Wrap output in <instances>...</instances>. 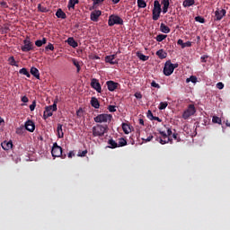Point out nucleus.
Listing matches in <instances>:
<instances>
[{
	"label": "nucleus",
	"mask_w": 230,
	"mask_h": 230,
	"mask_svg": "<svg viewBox=\"0 0 230 230\" xmlns=\"http://www.w3.org/2000/svg\"><path fill=\"white\" fill-rule=\"evenodd\" d=\"M184 48H191V41H187L183 43V49Z\"/></svg>",
	"instance_id": "nucleus-54"
},
{
	"label": "nucleus",
	"mask_w": 230,
	"mask_h": 230,
	"mask_svg": "<svg viewBox=\"0 0 230 230\" xmlns=\"http://www.w3.org/2000/svg\"><path fill=\"white\" fill-rule=\"evenodd\" d=\"M95 123H108V121H112V115L111 114H99L93 118Z\"/></svg>",
	"instance_id": "nucleus-3"
},
{
	"label": "nucleus",
	"mask_w": 230,
	"mask_h": 230,
	"mask_svg": "<svg viewBox=\"0 0 230 230\" xmlns=\"http://www.w3.org/2000/svg\"><path fill=\"white\" fill-rule=\"evenodd\" d=\"M46 42H48V40L46 38H43L42 40H36L35 46H37V48H42V45L46 44Z\"/></svg>",
	"instance_id": "nucleus-28"
},
{
	"label": "nucleus",
	"mask_w": 230,
	"mask_h": 230,
	"mask_svg": "<svg viewBox=\"0 0 230 230\" xmlns=\"http://www.w3.org/2000/svg\"><path fill=\"white\" fill-rule=\"evenodd\" d=\"M79 157H85L87 155V150L82 151L81 153L79 152Z\"/></svg>",
	"instance_id": "nucleus-52"
},
{
	"label": "nucleus",
	"mask_w": 230,
	"mask_h": 230,
	"mask_svg": "<svg viewBox=\"0 0 230 230\" xmlns=\"http://www.w3.org/2000/svg\"><path fill=\"white\" fill-rule=\"evenodd\" d=\"M57 111V102H54V103L50 106H47L45 108V111L43 112V118L44 119H48V118H51L53 116V112Z\"/></svg>",
	"instance_id": "nucleus-6"
},
{
	"label": "nucleus",
	"mask_w": 230,
	"mask_h": 230,
	"mask_svg": "<svg viewBox=\"0 0 230 230\" xmlns=\"http://www.w3.org/2000/svg\"><path fill=\"white\" fill-rule=\"evenodd\" d=\"M72 62L74 66H76L77 73H80V69H81L80 63L76 59H73Z\"/></svg>",
	"instance_id": "nucleus-44"
},
{
	"label": "nucleus",
	"mask_w": 230,
	"mask_h": 230,
	"mask_svg": "<svg viewBox=\"0 0 230 230\" xmlns=\"http://www.w3.org/2000/svg\"><path fill=\"white\" fill-rule=\"evenodd\" d=\"M118 146H127V139L120 137L119 139V143H117Z\"/></svg>",
	"instance_id": "nucleus-35"
},
{
	"label": "nucleus",
	"mask_w": 230,
	"mask_h": 230,
	"mask_svg": "<svg viewBox=\"0 0 230 230\" xmlns=\"http://www.w3.org/2000/svg\"><path fill=\"white\" fill-rule=\"evenodd\" d=\"M156 55L158 58H161V60L168 57V53H166L164 49H159L158 51H156Z\"/></svg>",
	"instance_id": "nucleus-24"
},
{
	"label": "nucleus",
	"mask_w": 230,
	"mask_h": 230,
	"mask_svg": "<svg viewBox=\"0 0 230 230\" xmlns=\"http://www.w3.org/2000/svg\"><path fill=\"white\" fill-rule=\"evenodd\" d=\"M8 62H9L10 66H14L15 67H19V65H17V61H15V58H13V56H11L8 58Z\"/></svg>",
	"instance_id": "nucleus-31"
},
{
	"label": "nucleus",
	"mask_w": 230,
	"mask_h": 230,
	"mask_svg": "<svg viewBox=\"0 0 230 230\" xmlns=\"http://www.w3.org/2000/svg\"><path fill=\"white\" fill-rule=\"evenodd\" d=\"M168 107V102H161L158 109L159 111H164V109H166Z\"/></svg>",
	"instance_id": "nucleus-34"
},
{
	"label": "nucleus",
	"mask_w": 230,
	"mask_h": 230,
	"mask_svg": "<svg viewBox=\"0 0 230 230\" xmlns=\"http://www.w3.org/2000/svg\"><path fill=\"white\" fill-rule=\"evenodd\" d=\"M212 123H217L218 125H222V119H220V117L214 116L212 118Z\"/></svg>",
	"instance_id": "nucleus-38"
},
{
	"label": "nucleus",
	"mask_w": 230,
	"mask_h": 230,
	"mask_svg": "<svg viewBox=\"0 0 230 230\" xmlns=\"http://www.w3.org/2000/svg\"><path fill=\"white\" fill-rule=\"evenodd\" d=\"M160 31H162V33H170V31H171L170 27H168L164 23H161Z\"/></svg>",
	"instance_id": "nucleus-26"
},
{
	"label": "nucleus",
	"mask_w": 230,
	"mask_h": 230,
	"mask_svg": "<svg viewBox=\"0 0 230 230\" xmlns=\"http://www.w3.org/2000/svg\"><path fill=\"white\" fill-rule=\"evenodd\" d=\"M56 17H58V19H67V15L64 11H62V9H58L56 12Z\"/></svg>",
	"instance_id": "nucleus-21"
},
{
	"label": "nucleus",
	"mask_w": 230,
	"mask_h": 230,
	"mask_svg": "<svg viewBox=\"0 0 230 230\" xmlns=\"http://www.w3.org/2000/svg\"><path fill=\"white\" fill-rule=\"evenodd\" d=\"M114 24L123 25V19L115 14L110 15L108 20V26H114Z\"/></svg>",
	"instance_id": "nucleus-8"
},
{
	"label": "nucleus",
	"mask_w": 230,
	"mask_h": 230,
	"mask_svg": "<svg viewBox=\"0 0 230 230\" xmlns=\"http://www.w3.org/2000/svg\"><path fill=\"white\" fill-rule=\"evenodd\" d=\"M106 85L108 87V91L111 93H113V91H116V89L119 87V84L114 81H107Z\"/></svg>",
	"instance_id": "nucleus-13"
},
{
	"label": "nucleus",
	"mask_w": 230,
	"mask_h": 230,
	"mask_svg": "<svg viewBox=\"0 0 230 230\" xmlns=\"http://www.w3.org/2000/svg\"><path fill=\"white\" fill-rule=\"evenodd\" d=\"M163 4V13H166L168 12V8H170V0H162Z\"/></svg>",
	"instance_id": "nucleus-19"
},
{
	"label": "nucleus",
	"mask_w": 230,
	"mask_h": 230,
	"mask_svg": "<svg viewBox=\"0 0 230 230\" xmlns=\"http://www.w3.org/2000/svg\"><path fill=\"white\" fill-rule=\"evenodd\" d=\"M200 58H201V62L206 63L208 62V56H202Z\"/></svg>",
	"instance_id": "nucleus-57"
},
{
	"label": "nucleus",
	"mask_w": 230,
	"mask_h": 230,
	"mask_svg": "<svg viewBox=\"0 0 230 230\" xmlns=\"http://www.w3.org/2000/svg\"><path fill=\"white\" fill-rule=\"evenodd\" d=\"M138 8H146V2L145 0H137Z\"/></svg>",
	"instance_id": "nucleus-37"
},
{
	"label": "nucleus",
	"mask_w": 230,
	"mask_h": 230,
	"mask_svg": "<svg viewBox=\"0 0 230 230\" xmlns=\"http://www.w3.org/2000/svg\"><path fill=\"white\" fill-rule=\"evenodd\" d=\"M108 111H109L110 112H116V106H114V105H110V106L108 107Z\"/></svg>",
	"instance_id": "nucleus-47"
},
{
	"label": "nucleus",
	"mask_w": 230,
	"mask_h": 230,
	"mask_svg": "<svg viewBox=\"0 0 230 230\" xmlns=\"http://www.w3.org/2000/svg\"><path fill=\"white\" fill-rule=\"evenodd\" d=\"M16 134H18V136H22V134H24V127L21 126L20 128H17Z\"/></svg>",
	"instance_id": "nucleus-41"
},
{
	"label": "nucleus",
	"mask_w": 230,
	"mask_h": 230,
	"mask_svg": "<svg viewBox=\"0 0 230 230\" xmlns=\"http://www.w3.org/2000/svg\"><path fill=\"white\" fill-rule=\"evenodd\" d=\"M161 137H156L155 141L161 145H166V143H173L170 137L164 131H160Z\"/></svg>",
	"instance_id": "nucleus-7"
},
{
	"label": "nucleus",
	"mask_w": 230,
	"mask_h": 230,
	"mask_svg": "<svg viewBox=\"0 0 230 230\" xmlns=\"http://www.w3.org/2000/svg\"><path fill=\"white\" fill-rule=\"evenodd\" d=\"M93 4H101V3H103V1L105 0H93Z\"/></svg>",
	"instance_id": "nucleus-59"
},
{
	"label": "nucleus",
	"mask_w": 230,
	"mask_h": 230,
	"mask_svg": "<svg viewBox=\"0 0 230 230\" xmlns=\"http://www.w3.org/2000/svg\"><path fill=\"white\" fill-rule=\"evenodd\" d=\"M91 105L94 109H100V101H98V99L96 97H92Z\"/></svg>",
	"instance_id": "nucleus-22"
},
{
	"label": "nucleus",
	"mask_w": 230,
	"mask_h": 230,
	"mask_svg": "<svg viewBox=\"0 0 230 230\" xmlns=\"http://www.w3.org/2000/svg\"><path fill=\"white\" fill-rule=\"evenodd\" d=\"M35 107H37V101H33L32 103L30 105V111L33 112V111H35Z\"/></svg>",
	"instance_id": "nucleus-45"
},
{
	"label": "nucleus",
	"mask_w": 230,
	"mask_h": 230,
	"mask_svg": "<svg viewBox=\"0 0 230 230\" xmlns=\"http://www.w3.org/2000/svg\"><path fill=\"white\" fill-rule=\"evenodd\" d=\"M187 84L191 82L192 84H197V76L191 75L190 78L186 80Z\"/></svg>",
	"instance_id": "nucleus-42"
},
{
	"label": "nucleus",
	"mask_w": 230,
	"mask_h": 230,
	"mask_svg": "<svg viewBox=\"0 0 230 230\" xmlns=\"http://www.w3.org/2000/svg\"><path fill=\"white\" fill-rule=\"evenodd\" d=\"M173 135V131H172V128L167 129V136L172 139V136Z\"/></svg>",
	"instance_id": "nucleus-50"
},
{
	"label": "nucleus",
	"mask_w": 230,
	"mask_h": 230,
	"mask_svg": "<svg viewBox=\"0 0 230 230\" xmlns=\"http://www.w3.org/2000/svg\"><path fill=\"white\" fill-rule=\"evenodd\" d=\"M217 88L220 89V90L224 89V84L222 82L217 83Z\"/></svg>",
	"instance_id": "nucleus-53"
},
{
	"label": "nucleus",
	"mask_w": 230,
	"mask_h": 230,
	"mask_svg": "<svg viewBox=\"0 0 230 230\" xmlns=\"http://www.w3.org/2000/svg\"><path fill=\"white\" fill-rule=\"evenodd\" d=\"M171 137L178 142L181 141V137H179V134L175 132V129H173V133Z\"/></svg>",
	"instance_id": "nucleus-43"
},
{
	"label": "nucleus",
	"mask_w": 230,
	"mask_h": 230,
	"mask_svg": "<svg viewBox=\"0 0 230 230\" xmlns=\"http://www.w3.org/2000/svg\"><path fill=\"white\" fill-rule=\"evenodd\" d=\"M1 146L4 150H12L13 143L12 141H4L2 142Z\"/></svg>",
	"instance_id": "nucleus-17"
},
{
	"label": "nucleus",
	"mask_w": 230,
	"mask_h": 230,
	"mask_svg": "<svg viewBox=\"0 0 230 230\" xmlns=\"http://www.w3.org/2000/svg\"><path fill=\"white\" fill-rule=\"evenodd\" d=\"M193 4H195V0H184L182 3V6H184V8L193 6Z\"/></svg>",
	"instance_id": "nucleus-27"
},
{
	"label": "nucleus",
	"mask_w": 230,
	"mask_h": 230,
	"mask_svg": "<svg viewBox=\"0 0 230 230\" xmlns=\"http://www.w3.org/2000/svg\"><path fill=\"white\" fill-rule=\"evenodd\" d=\"M52 157H61V159H66V155L62 153V147L55 142L53 144L52 149H51Z\"/></svg>",
	"instance_id": "nucleus-2"
},
{
	"label": "nucleus",
	"mask_w": 230,
	"mask_h": 230,
	"mask_svg": "<svg viewBox=\"0 0 230 230\" xmlns=\"http://www.w3.org/2000/svg\"><path fill=\"white\" fill-rule=\"evenodd\" d=\"M161 4L159 1L155 0L154 2L153 21H159V17H161Z\"/></svg>",
	"instance_id": "nucleus-4"
},
{
	"label": "nucleus",
	"mask_w": 230,
	"mask_h": 230,
	"mask_svg": "<svg viewBox=\"0 0 230 230\" xmlns=\"http://www.w3.org/2000/svg\"><path fill=\"white\" fill-rule=\"evenodd\" d=\"M62 124H58L57 132L58 139H62L64 137V129H62Z\"/></svg>",
	"instance_id": "nucleus-20"
},
{
	"label": "nucleus",
	"mask_w": 230,
	"mask_h": 230,
	"mask_svg": "<svg viewBox=\"0 0 230 230\" xmlns=\"http://www.w3.org/2000/svg\"><path fill=\"white\" fill-rule=\"evenodd\" d=\"M38 11L41 12L42 13H47V12H49V10H48V8L42 6V4H38Z\"/></svg>",
	"instance_id": "nucleus-36"
},
{
	"label": "nucleus",
	"mask_w": 230,
	"mask_h": 230,
	"mask_svg": "<svg viewBox=\"0 0 230 230\" xmlns=\"http://www.w3.org/2000/svg\"><path fill=\"white\" fill-rule=\"evenodd\" d=\"M195 112H197V109H195L194 104H189L188 108L183 111L181 118L183 119H189L190 116H194Z\"/></svg>",
	"instance_id": "nucleus-5"
},
{
	"label": "nucleus",
	"mask_w": 230,
	"mask_h": 230,
	"mask_svg": "<svg viewBox=\"0 0 230 230\" xmlns=\"http://www.w3.org/2000/svg\"><path fill=\"white\" fill-rule=\"evenodd\" d=\"M177 44H178L179 46H181V48H183L184 41H183L182 40H178Z\"/></svg>",
	"instance_id": "nucleus-60"
},
{
	"label": "nucleus",
	"mask_w": 230,
	"mask_h": 230,
	"mask_svg": "<svg viewBox=\"0 0 230 230\" xmlns=\"http://www.w3.org/2000/svg\"><path fill=\"white\" fill-rule=\"evenodd\" d=\"M91 87L96 90L97 93H102V84L96 78H93L91 81Z\"/></svg>",
	"instance_id": "nucleus-12"
},
{
	"label": "nucleus",
	"mask_w": 230,
	"mask_h": 230,
	"mask_svg": "<svg viewBox=\"0 0 230 230\" xmlns=\"http://www.w3.org/2000/svg\"><path fill=\"white\" fill-rule=\"evenodd\" d=\"M1 6H4V8H6L8 5L6 4V2H1Z\"/></svg>",
	"instance_id": "nucleus-63"
},
{
	"label": "nucleus",
	"mask_w": 230,
	"mask_h": 230,
	"mask_svg": "<svg viewBox=\"0 0 230 230\" xmlns=\"http://www.w3.org/2000/svg\"><path fill=\"white\" fill-rule=\"evenodd\" d=\"M108 144L110 145L109 148H118V143L114 141V139L111 138L108 141Z\"/></svg>",
	"instance_id": "nucleus-32"
},
{
	"label": "nucleus",
	"mask_w": 230,
	"mask_h": 230,
	"mask_svg": "<svg viewBox=\"0 0 230 230\" xmlns=\"http://www.w3.org/2000/svg\"><path fill=\"white\" fill-rule=\"evenodd\" d=\"M139 125H145V120L143 119H138Z\"/></svg>",
	"instance_id": "nucleus-62"
},
{
	"label": "nucleus",
	"mask_w": 230,
	"mask_h": 230,
	"mask_svg": "<svg viewBox=\"0 0 230 230\" xmlns=\"http://www.w3.org/2000/svg\"><path fill=\"white\" fill-rule=\"evenodd\" d=\"M33 48H34L33 42H31V40H30V39L27 37L23 40V46H22V51H23V53H28L29 51H32Z\"/></svg>",
	"instance_id": "nucleus-9"
},
{
	"label": "nucleus",
	"mask_w": 230,
	"mask_h": 230,
	"mask_svg": "<svg viewBox=\"0 0 230 230\" xmlns=\"http://www.w3.org/2000/svg\"><path fill=\"white\" fill-rule=\"evenodd\" d=\"M226 13H227V11H226V9H217L215 11V17H214V21L215 22H218L221 19H224V17H226Z\"/></svg>",
	"instance_id": "nucleus-11"
},
{
	"label": "nucleus",
	"mask_w": 230,
	"mask_h": 230,
	"mask_svg": "<svg viewBox=\"0 0 230 230\" xmlns=\"http://www.w3.org/2000/svg\"><path fill=\"white\" fill-rule=\"evenodd\" d=\"M152 121H158V123H161V121H163V119H161L159 117H153V119H151Z\"/></svg>",
	"instance_id": "nucleus-58"
},
{
	"label": "nucleus",
	"mask_w": 230,
	"mask_h": 230,
	"mask_svg": "<svg viewBox=\"0 0 230 230\" xmlns=\"http://www.w3.org/2000/svg\"><path fill=\"white\" fill-rule=\"evenodd\" d=\"M172 67H173V71H175V69H177V67H179V64H172Z\"/></svg>",
	"instance_id": "nucleus-64"
},
{
	"label": "nucleus",
	"mask_w": 230,
	"mask_h": 230,
	"mask_svg": "<svg viewBox=\"0 0 230 230\" xmlns=\"http://www.w3.org/2000/svg\"><path fill=\"white\" fill-rule=\"evenodd\" d=\"M153 139H154V136H149L146 139H144V141H146V143H148V142L152 141Z\"/></svg>",
	"instance_id": "nucleus-56"
},
{
	"label": "nucleus",
	"mask_w": 230,
	"mask_h": 230,
	"mask_svg": "<svg viewBox=\"0 0 230 230\" xmlns=\"http://www.w3.org/2000/svg\"><path fill=\"white\" fill-rule=\"evenodd\" d=\"M20 75H24V76H27V78H31V75H30V72L27 68H22L19 70Z\"/></svg>",
	"instance_id": "nucleus-29"
},
{
	"label": "nucleus",
	"mask_w": 230,
	"mask_h": 230,
	"mask_svg": "<svg viewBox=\"0 0 230 230\" xmlns=\"http://www.w3.org/2000/svg\"><path fill=\"white\" fill-rule=\"evenodd\" d=\"M102 15V11L100 10H95L91 13L90 14V19L93 22H98V19H100V16Z\"/></svg>",
	"instance_id": "nucleus-14"
},
{
	"label": "nucleus",
	"mask_w": 230,
	"mask_h": 230,
	"mask_svg": "<svg viewBox=\"0 0 230 230\" xmlns=\"http://www.w3.org/2000/svg\"><path fill=\"white\" fill-rule=\"evenodd\" d=\"M45 49L47 51H48V49H49L50 51H53V49H55V47L53 46V44L49 43L48 47H46Z\"/></svg>",
	"instance_id": "nucleus-48"
},
{
	"label": "nucleus",
	"mask_w": 230,
	"mask_h": 230,
	"mask_svg": "<svg viewBox=\"0 0 230 230\" xmlns=\"http://www.w3.org/2000/svg\"><path fill=\"white\" fill-rule=\"evenodd\" d=\"M105 62L111 64V66L118 64V61L116 60V55L106 56Z\"/></svg>",
	"instance_id": "nucleus-16"
},
{
	"label": "nucleus",
	"mask_w": 230,
	"mask_h": 230,
	"mask_svg": "<svg viewBox=\"0 0 230 230\" xmlns=\"http://www.w3.org/2000/svg\"><path fill=\"white\" fill-rule=\"evenodd\" d=\"M31 75H32L34 78H37V80H40V73L39 72V69H37V67L32 66L31 68Z\"/></svg>",
	"instance_id": "nucleus-18"
},
{
	"label": "nucleus",
	"mask_w": 230,
	"mask_h": 230,
	"mask_svg": "<svg viewBox=\"0 0 230 230\" xmlns=\"http://www.w3.org/2000/svg\"><path fill=\"white\" fill-rule=\"evenodd\" d=\"M137 57L139 58L140 60H143V62H146L148 60V57L144 55L143 53H137Z\"/></svg>",
	"instance_id": "nucleus-39"
},
{
	"label": "nucleus",
	"mask_w": 230,
	"mask_h": 230,
	"mask_svg": "<svg viewBox=\"0 0 230 230\" xmlns=\"http://www.w3.org/2000/svg\"><path fill=\"white\" fill-rule=\"evenodd\" d=\"M147 118H148V119H153V118H154V113H152V111H147Z\"/></svg>",
	"instance_id": "nucleus-49"
},
{
	"label": "nucleus",
	"mask_w": 230,
	"mask_h": 230,
	"mask_svg": "<svg viewBox=\"0 0 230 230\" xmlns=\"http://www.w3.org/2000/svg\"><path fill=\"white\" fill-rule=\"evenodd\" d=\"M135 98H137V100H141V98H143V94H141V93H136Z\"/></svg>",
	"instance_id": "nucleus-51"
},
{
	"label": "nucleus",
	"mask_w": 230,
	"mask_h": 230,
	"mask_svg": "<svg viewBox=\"0 0 230 230\" xmlns=\"http://www.w3.org/2000/svg\"><path fill=\"white\" fill-rule=\"evenodd\" d=\"M22 102L23 103H28V102H30V99H28V97H26V95H24L23 97H22Z\"/></svg>",
	"instance_id": "nucleus-55"
},
{
	"label": "nucleus",
	"mask_w": 230,
	"mask_h": 230,
	"mask_svg": "<svg viewBox=\"0 0 230 230\" xmlns=\"http://www.w3.org/2000/svg\"><path fill=\"white\" fill-rule=\"evenodd\" d=\"M122 130L124 134H130L132 132V129L130 128V125L127 123H122Z\"/></svg>",
	"instance_id": "nucleus-25"
},
{
	"label": "nucleus",
	"mask_w": 230,
	"mask_h": 230,
	"mask_svg": "<svg viewBox=\"0 0 230 230\" xmlns=\"http://www.w3.org/2000/svg\"><path fill=\"white\" fill-rule=\"evenodd\" d=\"M25 130H28V132H34L35 131V123L33 120L29 119L25 122Z\"/></svg>",
	"instance_id": "nucleus-15"
},
{
	"label": "nucleus",
	"mask_w": 230,
	"mask_h": 230,
	"mask_svg": "<svg viewBox=\"0 0 230 230\" xmlns=\"http://www.w3.org/2000/svg\"><path fill=\"white\" fill-rule=\"evenodd\" d=\"M75 153L73 151H70L68 154V157L71 159V157H74Z\"/></svg>",
	"instance_id": "nucleus-61"
},
{
	"label": "nucleus",
	"mask_w": 230,
	"mask_h": 230,
	"mask_svg": "<svg viewBox=\"0 0 230 230\" xmlns=\"http://www.w3.org/2000/svg\"><path fill=\"white\" fill-rule=\"evenodd\" d=\"M92 132L93 137H102L105 136V132H107V126L97 124L93 127Z\"/></svg>",
	"instance_id": "nucleus-1"
},
{
	"label": "nucleus",
	"mask_w": 230,
	"mask_h": 230,
	"mask_svg": "<svg viewBox=\"0 0 230 230\" xmlns=\"http://www.w3.org/2000/svg\"><path fill=\"white\" fill-rule=\"evenodd\" d=\"M164 75H165V76L173 75V64L172 61L169 60L165 63L164 67Z\"/></svg>",
	"instance_id": "nucleus-10"
},
{
	"label": "nucleus",
	"mask_w": 230,
	"mask_h": 230,
	"mask_svg": "<svg viewBox=\"0 0 230 230\" xmlns=\"http://www.w3.org/2000/svg\"><path fill=\"white\" fill-rule=\"evenodd\" d=\"M166 37H168L166 34H158L156 37H155V40L157 42H163V40H164V39H166Z\"/></svg>",
	"instance_id": "nucleus-33"
},
{
	"label": "nucleus",
	"mask_w": 230,
	"mask_h": 230,
	"mask_svg": "<svg viewBox=\"0 0 230 230\" xmlns=\"http://www.w3.org/2000/svg\"><path fill=\"white\" fill-rule=\"evenodd\" d=\"M79 1L78 0H69L68 2V9L71 10V8L73 10H75V4H78Z\"/></svg>",
	"instance_id": "nucleus-30"
},
{
	"label": "nucleus",
	"mask_w": 230,
	"mask_h": 230,
	"mask_svg": "<svg viewBox=\"0 0 230 230\" xmlns=\"http://www.w3.org/2000/svg\"><path fill=\"white\" fill-rule=\"evenodd\" d=\"M66 42L72 48H78V42H76V40H75V38L73 37L68 38Z\"/></svg>",
	"instance_id": "nucleus-23"
},
{
	"label": "nucleus",
	"mask_w": 230,
	"mask_h": 230,
	"mask_svg": "<svg viewBox=\"0 0 230 230\" xmlns=\"http://www.w3.org/2000/svg\"><path fill=\"white\" fill-rule=\"evenodd\" d=\"M195 21L196 22H200V24H204V22H206V19L202 16H196Z\"/></svg>",
	"instance_id": "nucleus-40"
},
{
	"label": "nucleus",
	"mask_w": 230,
	"mask_h": 230,
	"mask_svg": "<svg viewBox=\"0 0 230 230\" xmlns=\"http://www.w3.org/2000/svg\"><path fill=\"white\" fill-rule=\"evenodd\" d=\"M151 87H155V89H161V85L157 84L155 81H152Z\"/></svg>",
	"instance_id": "nucleus-46"
}]
</instances>
